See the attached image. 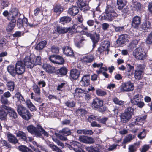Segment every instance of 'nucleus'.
I'll use <instances>...</instances> for the list:
<instances>
[{
	"mask_svg": "<svg viewBox=\"0 0 152 152\" xmlns=\"http://www.w3.org/2000/svg\"><path fill=\"white\" fill-rule=\"evenodd\" d=\"M127 68H129L127 70H126V75L129 76H130L132 74V72L131 71V69H133L134 67L132 66H131L129 64H127Z\"/></svg>",
	"mask_w": 152,
	"mask_h": 152,
	"instance_id": "obj_51",
	"label": "nucleus"
},
{
	"mask_svg": "<svg viewBox=\"0 0 152 152\" xmlns=\"http://www.w3.org/2000/svg\"><path fill=\"white\" fill-rule=\"evenodd\" d=\"M51 51L53 53H58L59 51L58 48L55 46H52L51 48Z\"/></svg>",
	"mask_w": 152,
	"mask_h": 152,
	"instance_id": "obj_61",
	"label": "nucleus"
},
{
	"mask_svg": "<svg viewBox=\"0 0 152 152\" xmlns=\"http://www.w3.org/2000/svg\"><path fill=\"white\" fill-rule=\"evenodd\" d=\"M75 45L78 48H80L83 45V42L86 40L81 36L77 35L74 39Z\"/></svg>",
	"mask_w": 152,
	"mask_h": 152,
	"instance_id": "obj_18",
	"label": "nucleus"
},
{
	"mask_svg": "<svg viewBox=\"0 0 152 152\" xmlns=\"http://www.w3.org/2000/svg\"><path fill=\"white\" fill-rule=\"evenodd\" d=\"M133 84L131 82L122 83L120 87V91L121 92H128L133 90L134 89Z\"/></svg>",
	"mask_w": 152,
	"mask_h": 152,
	"instance_id": "obj_8",
	"label": "nucleus"
},
{
	"mask_svg": "<svg viewBox=\"0 0 152 152\" xmlns=\"http://www.w3.org/2000/svg\"><path fill=\"white\" fill-rule=\"evenodd\" d=\"M67 72V69L64 67L58 69L56 72L57 74L58 75H64Z\"/></svg>",
	"mask_w": 152,
	"mask_h": 152,
	"instance_id": "obj_35",
	"label": "nucleus"
},
{
	"mask_svg": "<svg viewBox=\"0 0 152 152\" xmlns=\"http://www.w3.org/2000/svg\"><path fill=\"white\" fill-rule=\"evenodd\" d=\"M78 7L76 6H73L69 8L68 10V13L71 15L75 16L79 12Z\"/></svg>",
	"mask_w": 152,
	"mask_h": 152,
	"instance_id": "obj_26",
	"label": "nucleus"
},
{
	"mask_svg": "<svg viewBox=\"0 0 152 152\" xmlns=\"http://www.w3.org/2000/svg\"><path fill=\"white\" fill-rule=\"evenodd\" d=\"M7 114L4 110L2 108L0 109V119L1 120H7Z\"/></svg>",
	"mask_w": 152,
	"mask_h": 152,
	"instance_id": "obj_36",
	"label": "nucleus"
},
{
	"mask_svg": "<svg viewBox=\"0 0 152 152\" xmlns=\"http://www.w3.org/2000/svg\"><path fill=\"white\" fill-rule=\"evenodd\" d=\"M17 25L19 28H21L23 27V20L22 19L19 18L17 20Z\"/></svg>",
	"mask_w": 152,
	"mask_h": 152,
	"instance_id": "obj_62",
	"label": "nucleus"
},
{
	"mask_svg": "<svg viewBox=\"0 0 152 152\" xmlns=\"http://www.w3.org/2000/svg\"><path fill=\"white\" fill-rule=\"evenodd\" d=\"M113 27L114 28L116 32H120L124 30V27L123 26L116 27L114 25H112Z\"/></svg>",
	"mask_w": 152,
	"mask_h": 152,
	"instance_id": "obj_63",
	"label": "nucleus"
},
{
	"mask_svg": "<svg viewBox=\"0 0 152 152\" xmlns=\"http://www.w3.org/2000/svg\"><path fill=\"white\" fill-rule=\"evenodd\" d=\"M101 46L104 48V49L106 50L107 51L109 50L108 48L110 46V43L108 41H104L102 42L101 43Z\"/></svg>",
	"mask_w": 152,
	"mask_h": 152,
	"instance_id": "obj_40",
	"label": "nucleus"
},
{
	"mask_svg": "<svg viewBox=\"0 0 152 152\" xmlns=\"http://www.w3.org/2000/svg\"><path fill=\"white\" fill-rule=\"evenodd\" d=\"M133 7L135 8L137 11L141 10L142 6L141 4L137 2H134L133 4Z\"/></svg>",
	"mask_w": 152,
	"mask_h": 152,
	"instance_id": "obj_45",
	"label": "nucleus"
},
{
	"mask_svg": "<svg viewBox=\"0 0 152 152\" xmlns=\"http://www.w3.org/2000/svg\"><path fill=\"white\" fill-rule=\"evenodd\" d=\"M134 110V109L131 107H127L125 110L124 112L120 115L121 122L123 123H126L129 121L132 118Z\"/></svg>",
	"mask_w": 152,
	"mask_h": 152,
	"instance_id": "obj_3",
	"label": "nucleus"
},
{
	"mask_svg": "<svg viewBox=\"0 0 152 152\" xmlns=\"http://www.w3.org/2000/svg\"><path fill=\"white\" fill-rule=\"evenodd\" d=\"M0 142L3 146H4L7 149L10 148L12 147L11 144L7 141L3 139H1L0 140Z\"/></svg>",
	"mask_w": 152,
	"mask_h": 152,
	"instance_id": "obj_38",
	"label": "nucleus"
},
{
	"mask_svg": "<svg viewBox=\"0 0 152 152\" xmlns=\"http://www.w3.org/2000/svg\"><path fill=\"white\" fill-rule=\"evenodd\" d=\"M87 137V136L80 135L79 137V139L80 142L86 143Z\"/></svg>",
	"mask_w": 152,
	"mask_h": 152,
	"instance_id": "obj_57",
	"label": "nucleus"
},
{
	"mask_svg": "<svg viewBox=\"0 0 152 152\" xmlns=\"http://www.w3.org/2000/svg\"><path fill=\"white\" fill-rule=\"evenodd\" d=\"M91 39L93 42V49H94L96 47V44L97 43L99 40V34L96 32L93 33Z\"/></svg>",
	"mask_w": 152,
	"mask_h": 152,
	"instance_id": "obj_17",
	"label": "nucleus"
},
{
	"mask_svg": "<svg viewBox=\"0 0 152 152\" xmlns=\"http://www.w3.org/2000/svg\"><path fill=\"white\" fill-rule=\"evenodd\" d=\"M47 44V42L45 40H44L40 42L35 47L36 50H42L45 46Z\"/></svg>",
	"mask_w": 152,
	"mask_h": 152,
	"instance_id": "obj_30",
	"label": "nucleus"
},
{
	"mask_svg": "<svg viewBox=\"0 0 152 152\" xmlns=\"http://www.w3.org/2000/svg\"><path fill=\"white\" fill-rule=\"evenodd\" d=\"M71 21V18L68 16H64L60 19V22L63 24L69 22Z\"/></svg>",
	"mask_w": 152,
	"mask_h": 152,
	"instance_id": "obj_39",
	"label": "nucleus"
},
{
	"mask_svg": "<svg viewBox=\"0 0 152 152\" xmlns=\"http://www.w3.org/2000/svg\"><path fill=\"white\" fill-rule=\"evenodd\" d=\"M129 38L128 35L126 34L121 35L117 40V43L119 45L123 44L128 40Z\"/></svg>",
	"mask_w": 152,
	"mask_h": 152,
	"instance_id": "obj_19",
	"label": "nucleus"
},
{
	"mask_svg": "<svg viewBox=\"0 0 152 152\" xmlns=\"http://www.w3.org/2000/svg\"><path fill=\"white\" fill-rule=\"evenodd\" d=\"M90 75H86L83 76L80 82V84L82 86H88L90 82Z\"/></svg>",
	"mask_w": 152,
	"mask_h": 152,
	"instance_id": "obj_15",
	"label": "nucleus"
},
{
	"mask_svg": "<svg viewBox=\"0 0 152 152\" xmlns=\"http://www.w3.org/2000/svg\"><path fill=\"white\" fill-rule=\"evenodd\" d=\"M25 66L23 62L21 61L17 62L15 65L17 74L21 75L24 72L25 69Z\"/></svg>",
	"mask_w": 152,
	"mask_h": 152,
	"instance_id": "obj_12",
	"label": "nucleus"
},
{
	"mask_svg": "<svg viewBox=\"0 0 152 152\" xmlns=\"http://www.w3.org/2000/svg\"><path fill=\"white\" fill-rule=\"evenodd\" d=\"M2 108L7 111V113L12 119H16L17 118V114L13 109L4 105H2Z\"/></svg>",
	"mask_w": 152,
	"mask_h": 152,
	"instance_id": "obj_11",
	"label": "nucleus"
},
{
	"mask_svg": "<svg viewBox=\"0 0 152 152\" xmlns=\"http://www.w3.org/2000/svg\"><path fill=\"white\" fill-rule=\"evenodd\" d=\"M146 42L147 44H149L152 43V31L148 35Z\"/></svg>",
	"mask_w": 152,
	"mask_h": 152,
	"instance_id": "obj_54",
	"label": "nucleus"
},
{
	"mask_svg": "<svg viewBox=\"0 0 152 152\" xmlns=\"http://www.w3.org/2000/svg\"><path fill=\"white\" fill-rule=\"evenodd\" d=\"M6 86L7 87L8 90L13 91L14 89L15 83L12 81H9L7 83Z\"/></svg>",
	"mask_w": 152,
	"mask_h": 152,
	"instance_id": "obj_37",
	"label": "nucleus"
},
{
	"mask_svg": "<svg viewBox=\"0 0 152 152\" xmlns=\"http://www.w3.org/2000/svg\"><path fill=\"white\" fill-rule=\"evenodd\" d=\"M8 141L13 144H15L18 143V140L17 137L10 132L6 133Z\"/></svg>",
	"mask_w": 152,
	"mask_h": 152,
	"instance_id": "obj_14",
	"label": "nucleus"
},
{
	"mask_svg": "<svg viewBox=\"0 0 152 152\" xmlns=\"http://www.w3.org/2000/svg\"><path fill=\"white\" fill-rule=\"evenodd\" d=\"M118 16L113 7L110 5H107L106 8L105 13L101 16V19L102 20L111 21L115 19Z\"/></svg>",
	"mask_w": 152,
	"mask_h": 152,
	"instance_id": "obj_1",
	"label": "nucleus"
},
{
	"mask_svg": "<svg viewBox=\"0 0 152 152\" xmlns=\"http://www.w3.org/2000/svg\"><path fill=\"white\" fill-rule=\"evenodd\" d=\"M76 3L80 9L85 12L89 10L90 9L89 6L86 4L83 0H77Z\"/></svg>",
	"mask_w": 152,
	"mask_h": 152,
	"instance_id": "obj_13",
	"label": "nucleus"
},
{
	"mask_svg": "<svg viewBox=\"0 0 152 152\" xmlns=\"http://www.w3.org/2000/svg\"><path fill=\"white\" fill-rule=\"evenodd\" d=\"M63 53L67 56L73 57L74 53L72 50L69 46L65 47L63 48Z\"/></svg>",
	"mask_w": 152,
	"mask_h": 152,
	"instance_id": "obj_21",
	"label": "nucleus"
},
{
	"mask_svg": "<svg viewBox=\"0 0 152 152\" xmlns=\"http://www.w3.org/2000/svg\"><path fill=\"white\" fill-rule=\"evenodd\" d=\"M3 96H1V101L3 104L2 105H4L8 104L9 103V102L7 99Z\"/></svg>",
	"mask_w": 152,
	"mask_h": 152,
	"instance_id": "obj_53",
	"label": "nucleus"
},
{
	"mask_svg": "<svg viewBox=\"0 0 152 152\" xmlns=\"http://www.w3.org/2000/svg\"><path fill=\"white\" fill-rule=\"evenodd\" d=\"M146 136V134L144 129H143V131L140 132L138 135V137L142 139L144 138Z\"/></svg>",
	"mask_w": 152,
	"mask_h": 152,
	"instance_id": "obj_59",
	"label": "nucleus"
},
{
	"mask_svg": "<svg viewBox=\"0 0 152 152\" xmlns=\"http://www.w3.org/2000/svg\"><path fill=\"white\" fill-rule=\"evenodd\" d=\"M133 54L136 59L140 60H144L147 57L145 52L140 48H137L134 52Z\"/></svg>",
	"mask_w": 152,
	"mask_h": 152,
	"instance_id": "obj_6",
	"label": "nucleus"
},
{
	"mask_svg": "<svg viewBox=\"0 0 152 152\" xmlns=\"http://www.w3.org/2000/svg\"><path fill=\"white\" fill-rule=\"evenodd\" d=\"M86 91L84 90H83L80 88H76L75 89V93L76 94H86Z\"/></svg>",
	"mask_w": 152,
	"mask_h": 152,
	"instance_id": "obj_58",
	"label": "nucleus"
},
{
	"mask_svg": "<svg viewBox=\"0 0 152 152\" xmlns=\"http://www.w3.org/2000/svg\"><path fill=\"white\" fill-rule=\"evenodd\" d=\"M26 103L27 106L31 110H36L35 107L31 102L30 100H27Z\"/></svg>",
	"mask_w": 152,
	"mask_h": 152,
	"instance_id": "obj_42",
	"label": "nucleus"
},
{
	"mask_svg": "<svg viewBox=\"0 0 152 152\" xmlns=\"http://www.w3.org/2000/svg\"><path fill=\"white\" fill-rule=\"evenodd\" d=\"M96 94L97 95L102 96L106 94V92L104 90L100 89H98L96 90Z\"/></svg>",
	"mask_w": 152,
	"mask_h": 152,
	"instance_id": "obj_55",
	"label": "nucleus"
},
{
	"mask_svg": "<svg viewBox=\"0 0 152 152\" xmlns=\"http://www.w3.org/2000/svg\"><path fill=\"white\" fill-rule=\"evenodd\" d=\"M107 118L104 117L102 118H100L98 117L96 118V120L98 121L99 122L104 124L105 123L106 121L108 119Z\"/></svg>",
	"mask_w": 152,
	"mask_h": 152,
	"instance_id": "obj_64",
	"label": "nucleus"
},
{
	"mask_svg": "<svg viewBox=\"0 0 152 152\" xmlns=\"http://www.w3.org/2000/svg\"><path fill=\"white\" fill-rule=\"evenodd\" d=\"M43 67L44 70L48 73H53L55 71V67L48 64H44Z\"/></svg>",
	"mask_w": 152,
	"mask_h": 152,
	"instance_id": "obj_20",
	"label": "nucleus"
},
{
	"mask_svg": "<svg viewBox=\"0 0 152 152\" xmlns=\"http://www.w3.org/2000/svg\"><path fill=\"white\" fill-rule=\"evenodd\" d=\"M34 61L35 65H40L42 64L41 58V56H37L35 57L34 58Z\"/></svg>",
	"mask_w": 152,
	"mask_h": 152,
	"instance_id": "obj_47",
	"label": "nucleus"
},
{
	"mask_svg": "<svg viewBox=\"0 0 152 152\" xmlns=\"http://www.w3.org/2000/svg\"><path fill=\"white\" fill-rule=\"evenodd\" d=\"M92 105V107L94 108L99 109V110L100 112H102L106 110V108L103 107V101L98 98L95 99L93 100Z\"/></svg>",
	"mask_w": 152,
	"mask_h": 152,
	"instance_id": "obj_5",
	"label": "nucleus"
},
{
	"mask_svg": "<svg viewBox=\"0 0 152 152\" xmlns=\"http://www.w3.org/2000/svg\"><path fill=\"white\" fill-rule=\"evenodd\" d=\"M66 146L70 149L73 150L75 152H81V148L82 146L80 142L75 141L71 142L70 144H66Z\"/></svg>",
	"mask_w": 152,
	"mask_h": 152,
	"instance_id": "obj_7",
	"label": "nucleus"
},
{
	"mask_svg": "<svg viewBox=\"0 0 152 152\" xmlns=\"http://www.w3.org/2000/svg\"><path fill=\"white\" fill-rule=\"evenodd\" d=\"M87 111L85 109H80L77 110L76 113L77 114H80L81 115L85 114L86 113Z\"/></svg>",
	"mask_w": 152,
	"mask_h": 152,
	"instance_id": "obj_60",
	"label": "nucleus"
},
{
	"mask_svg": "<svg viewBox=\"0 0 152 152\" xmlns=\"http://www.w3.org/2000/svg\"><path fill=\"white\" fill-rule=\"evenodd\" d=\"M65 104L66 106L69 108L74 107L75 105V102L73 101L68 100L65 103Z\"/></svg>",
	"mask_w": 152,
	"mask_h": 152,
	"instance_id": "obj_44",
	"label": "nucleus"
},
{
	"mask_svg": "<svg viewBox=\"0 0 152 152\" xmlns=\"http://www.w3.org/2000/svg\"><path fill=\"white\" fill-rule=\"evenodd\" d=\"M17 110L19 115L23 119L28 121L30 119L31 113L25 107L20 105H18Z\"/></svg>",
	"mask_w": 152,
	"mask_h": 152,
	"instance_id": "obj_4",
	"label": "nucleus"
},
{
	"mask_svg": "<svg viewBox=\"0 0 152 152\" xmlns=\"http://www.w3.org/2000/svg\"><path fill=\"white\" fill-rule=\"evenodd\" d=\"M72 130L68 127H65L59 131V133L62 134L64 135L68 136L71 135L72 134Z\"/></svg>",
	"mask_w": 152,
	"mask_h": 152,
	"instance_id": "obj_27",
	"label": "nucleus"
},
{
	"mask_svg": "<svg viewBox=\"0 0 152 152\" xmlns=\"http://www.w3.org/2000/svg\"><path fill=\"white\" fill-rule=\"evenodd\" d=\"M53 11L57 14H61L63 10L62 7L60 5H56L53 8Z\"/></svg>",
	"mask_w": 152,
	"mask_h": 152,
	"instance_id": "obj_33",
	"label": "nucleus"
},
{
	"mask_svg": "<svg viewBox=\"0 0 152 152\" xmlns=\"http://www.w3.org/2000/svg\"><path fill=\"white\" fill-rule=\"evenodd\" d=\"M27 129L29 132L36 136L41 137L42 136L41 133L45 136H48V133L39 125H37V128L33 125H31L28 126Z\"/></svg>",
	"mask_w": 152,
	"mask_h": 152,
	"instance_id": "obj_2",
	"label": "nucleus"
},
{
	"mask_svg": "<svg viewBox=\"0 0 152 152\" xmlns=\"http://www.w3.org/2000/svg\"><path fill=\"white\" fill-rule=\"evenodd\" d=\"M64 62V61L62 57L58 55H57L56 64L61 65L63 64Z\"/></svg>",
	"mask_w": 152,
	"mask_h": 152,
	"instance_id": "obj_46",
	"label": "nucleus"
},
{
	"mask_svg": "<svg viewBox=\"0 0 152 152\" xmlns=\"http://www.w3.org/2000/svg\"><path fill=\"white\" fill-rule=\"evenodd\" d=\"M59 34H64L68 31L70 33V28L60 26H57L55 30Z\"/></svg>",
	"mask_w": 152,
	"mask_h": 152,
	"instance_id": "obj_16",
	"label": "nucleus"
},
{
	"mask_svg": "<svg viewBox=\"0 0 152 152\" xmlns=\"http://www.w3.org/2000/svg\"><path fill=\"white\" fill-rule=\"evenodd\" d=\"M80 75V72L76 69H73L71 70L70 75L71 77L74 80L78 79Z\"/></svg>",
	"mask_w": 152,
	"mask_h": 152,
	"instance_id": "obj_25",
	"label": "nucleus"
},
{
	"mask_svg": "<svg viewBox=\"0 0 152 152\" xmlns=\"http://www.w3.org/2000/svg\"><path fill=\"white\" fill-rule=\"evenodd\" d=\"M8 72L13 77H15L17 74L15 66L12 65H10L7 68Z\"/></svg>",
	"mask_w": 152,
	"mask_h": 152,
	"instance_id": "obj_23",
	"label": "nucleus"
},
{
	"mask_svg": "<svg viewBox=\"0 0 152 152\" xmlns=\"http://www.w3.org/2000/svg\"><path fill=\"white\" fill-rule=\"evenodd\" d=\"M104 151V147L99 145H97L96 147L94 148V152H103Z\"/></svg>",
	"mask_w": 152,
	"mask_h": 152,
	"instance_id": "obj_49",
	"label": "nucleus"
},
{
	"mask_svg": "<svg viewBox=\"0 0 152 152\" xmlns=\"http://www.w3.org/2000/svg\"><path fill=\"white\" fill-rule=\"evenodd\" d=\"M113 101L115 104L120 106L123 105L125 103L124 101L119 100L117 97L114 98L113 99Z\"/></svg>",
	"mask_w": 152,
	"mask_h": 152,
	"instance_id": "obj_48",
	"label": "nucleus"
},
{
	"mask_svg": "<svg viewBox=\"0 0 152 152\" xmlns=\"http://www.w3.org/2000/svg\"><path fill=\"white\" fill-rule=\"evenodd\" d=\"M129 152H135L137 151L136 147L133 145H130L129 146Z\"/></svg>",
	"mask_w": 152,
	"mask_h": 152,
	"instance_id": "obj_56",
	"label": "nucleus"
},
{
	"mask_svg": "<svg viewBox=\"0 0 152 152\" xmlns=\"http://www.w3.org/2000/svg\"><path fill=\"white\" fill-rule=\"evenodd\" d=\"M151 27V23L150 22L147 20H145L141 25V27L142 30L145 31L146 28L149 29Z\"/></svg>",
	"mask_w": 152,
	"mask_h": 152,
	"instance_id": "obj_32",
	"label": "nucleus"
},
{
	"mask_svg": "<svg viewBox=\"0 0 152 152\" xmlns=\"http://www.w3.org/2000/svg\"><path fill=\"white\" fill-rule=\"evenodd\" d=\"M16 136L20 137L22 140L27 142L26 134L22 131H19L16 134Z\"/></svg>",
	"mask_w": 152,
	"mask_h": 152,
	"instance_id": "obj_29",
	"label": "nucleus"
},
{
	"mask_svg": "<svg viewBox=\"0 0 152 152\" xmlns=\"http://www.w3.org/2000/svg\"><path fill=\"white\" fill-rule=\"evenodd\" d=\"M142 71L141 70H135L134 73V77L136 79L140 80L141 78V75Z\"/></svg>",
	"mask_w": 152,
	"mask_h": 152,
	"instance_id": "obj_41",
	"label": "nucleus"
},
{
	"mask_svg": "<svg viewBox=\"0 0 152 152\" xmlns=\"http://www.w3.org/2000/svg\"><path fill=\"white\" fill-rule=\"evenodd\" d=\"M141 22V18L138 16H136L132 18V26L134 28H137L140 23Z\"/></svg>",
	"mask_w": 152,
	"mask_h": 152,
	"instance_id": "obj_22",
	"label": "nucleus"
},
{
	"mask_svg": "<svg viewBox=\"0 0 152 152\" xmlns=\"http://www.w3.org/2000/svg\"><path fill=\"white\" fill-rule=\"evenodd\" d=\"M24 64L28 68L31 69L35 65L34 59L32 55L26 56L24 59Z\"/></svg>",
	"mask_w": 152,
	"mask_h": 152,
	"instance_id": "obj_9",
	"label": "nucleus"
},
{
	"mask_svg": "<svg viewBox=\"0 0 152 152\" xmlns=\"http://www.w3.org/2000/svg\"><path fill=\"white\" fill-rule=\"evenodd\" d=\"M72 32H79L81 33L82 32V28L77 25H74L72 28H70V33H72Z\"/></svg>",
	"mask_w": 152,
	"mask_h": 152,
	"instance_id": "obj_28",
	"label": "nucleus"
},
{
	"mask_svg": "<svg viewBox=\"0 0 152 152\" xmlns=\"http://www.w3.org/2000/svg\"><path fill=\"white\" fill-rule=\"evenodd\" d=\"M14 96L18 100L21 104H23L25 102L23 96L19 92L16 93Z\"/></svg>",
	"mask_w": 152,
	"mask_h": 152,
	"instance_id": "obj_31",
	"label": "nucleus"
},
{
	"mask_svg": "<svg viewBox=\"0 0 152 152\" xmlns=\"http://www.w3.org/2000/svg\"><path fill=\"white\" fill-rule=\"evenodd\" d=\"M18 15V12L15 15L11 16V15L8 16L7 19L11 21L9 23L7 27V30L9 31H10L14 28L15 25L16 20L15 19V17L16 16Z\"/></svg>",
	"mask_w": 152,
	"mask_h": 152,
	"instance_id": "obj_10",
	"label": "nucleus"
},
{
	"mask_svg": "<svg viewBox=\"0 0 152 152\" xmlns=\"http://www.w3.org/2000/svg\"><path fill=\"white\" fill-rule=\"evenodd\" d=\"M133 139V136L132 134H129L125 138L122 142L123 144H125L127 142L130 141Z\"/></svg>",
	"mask_w": 152,
	"mask_h": 152,
	"instance_id": "obj_50",
	"label": "nucleus"
},
{
	"mask_svg": "<svg viewBox=\"0 0 152 152\" xmlns=\"http://www.w3.org/2000/svg\"><path fill=\"white\" fill-rule=\"evenodd\" d=\"M33 89L34 92L36 95L39 96L40 94V88L37 85H34L33 86Z\"/></svg>",
	"mask_w": 152,
	"mask_h": 152,
	"instance_id": "obj_43",
	"label": "nucleus"
},
{
	"mask_svg": "<svg viewBox=\"0 0 152 152\" xmlns=\"http://www.w3.org/2000/svg\"><path fill=\"white\" fill-rule=\"evenodd\" d=\"M127 0H117V5L118 9H122V7L126 5Z\"/></svg>",
	"mask_w": 152,
	"mask_h": 152,
	"instance_id": "obj_34",
	"label": "nucleus"
},
{
	"mask_svg": "<svg viewBox=\"0 0 152 152\" xmlns=\"http://www.w3.org/2000/svg\"><path fill=\"white\" fill-rule=\"evenodd\" d=\"M94 58V56L93 55L89 54L83 56L82 59V61L84 63H91L92 62Z\"/></svg>",
	"mask_w": 152,
	"mask_h": 152,
	"instance_id": "obj_24",
	"label": "nucleus"
},
{
	"mask_svg": "<svg viewBox=\"0 0 152 152\" xmlns=\"http://www.w3.org/2000/svg\"><path fill=\"white\" fill-rule=\"evenodd\" d=\"M49 146L53 151L56 152H61V150L58 147L53 144H49Z\"/></svg>",
	"mask_w": 152,
	"mask_h": 152,
	"instance_id": "obj_52",
	"label": "nucleus"
}]
</instances>
